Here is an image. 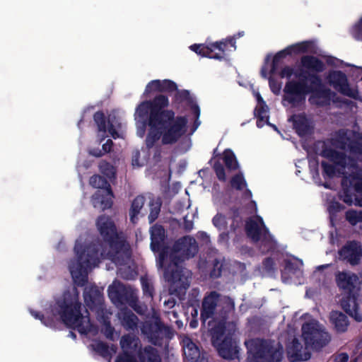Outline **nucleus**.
I'll list each match as a JSON object with an SVG mask.
<instances>
[{"mask_svg": "<svg viewBox=\"0 0 362 362\" xmlns=\"http://www.w3.org/2000/svg\"><path fill=\"white\" fill-rule=\"evenodd\" d=\"M353 137L351 132H339L332 146L322 151L327 160L322 165L327 176H342V200L362 206V170H358L356 160L362 161V146Z\"/></svg>", "mask_w": 362, "mask_h": 362, "instance_id": "obj_1", "label": "nucleus"}, {"mask_svg": "<svg viewBox=\"0 0 362 362\" xmlns=\"http://www.w3.org/2000/svg\"><path fill=\"white\" fill-rule=\"evenodd\" d=\"M97 227L101 235L108 242L110 248L115 251V254L105 255L103 252L99 255L95 245H87L85 238L78 239L74 247L75 257L69 266L74 281L77 285L82 286L86 282L88 271L98 264L99 256L104 258L106 256L120 265V259L122 262L129 259V245L117 234L115 226L110 218L105 216L100 217L97 221Z\"/></svg>", "mask_w": 362, "mask_h": 362, "instance_id": "obj_2", "label": "nucleus"}, {"mask_svg": "<svg viewBox=\"0 0 362 362\" xmlns=\"http://www.w3.org/2000/svg\"><path fill=\"white\" fill-rule=\"evenodd\" d=\"M168 105V98L160 95L153 103H141L136 109L134 117L139 136H143L145 133V121L149 113L150 130L146 139L148 146H153L160 139L163 144H171L186 132L187 119L182 117L175 119L173 111L163 110Z\"/></svg>", "mask_w": 362, "mask_h": 362, "instance_id": "obj_3", "label": "nucleus"}, {"mask_svg": "<svg viewBox=\"0 0 362 362\" xmlns=\"http://www.w3.org/2000/svg\"><path fill=\"white\" fill-rule=\"evenodd\" d=\"M197 252L195 240L189 236L178 240L173 249L166 248L159 253L158 268L163 269L165 279L170 282L172 292L180 293L189 285L191 273L178 265L177 259L183 261L193 257Z\"/></svg>", "mask_w": 362, "mask_h": 362, "instance_id": "obj_4", "label": "nucleus"}, {"mask_svg": "<svg viewBox=\"0 0 362 362\" xmlns=\"http://www.w3.org/2000/svg\"><path fill=\"white\" fill-rule=\"evenodd\" d=\"M329 340L328 334L317 322L311 319L302 325V335L294 338L286 346L288 358L291 362L308 360L311 351L325 345Z\"/></svg>", "mask_w": 362, "mask_h": 362, "instance_id": "obj_5", "label": "nucleus"}, {"mask_svg": "<svg viewBox=\"0 0 362 362\" xmlns=\"http://www.w3.org/2000/svg\"><path fill=\"white\" fill-rule=\"evenodd\" d=\"M209 325L211 327L212 341L219 354L226 359H234L238 357V347L233 336L236 331V326L233 322L223 320L217 326L213 327L211 322Z\"/></svg>", "mask_w": 362, "mask_h": 362, "instance_id": "obj_6", "label": "nucleus"}, {"mask_svg": "<svg viewBox=\"0 0 362 362\" xmlns=\"http://www.w3.org/2000/svg\"><path fill=\"white\" fill-rule=\"evenodd\" d=\"M312 91L313 94L310 98L312 103L318 105L329 104L331 100L334 101V93L330 91H318L310 90L303 84L290 81L286 83L284 88V101L293 106H297L304 102L305 95Z\"/></svg>", "mask_w": 362, "mask_h": 362, "instance_id": "obj_7", "label": "nucleus"}, {"mask_svg": "<svg viewBox=\"0 0 362 362\" xmlns=\"http://www.w3.org/2000/svg\"><path fill=\"white\" fill-rule=\"evenodd\" d=\"M73 292L74 294V298L65 304L66 310L61 315L62 320L68 326L76 329L80 333L88 334L93 332L95 328L90 323L88 311L86 310L84 313H81L79 311L80 305L78 304V292L76 288L74 287Z\"/></svg>", "mask_w": 362, "mask_h": 362, "instance_id": "obj_8", "label": "nucleus"}, {"mask_svg": "<svg viewBox=\"0 0 362 362\" xmlns=\"http://www.w3.org/2000/svg\"><path fill=\"white\" fill-rule=\"evenodd\" d=\"M250 362H279L282 358L283 349L279 344L271 346L259 339L245 341Z\"/></svg>", "mask_w": 362, "mask_h": 362, "instance_id": "obj_9", "label": "nucleus"}, {"mask_svg": "<svg viewBox=\"0 0 362 362\" xmlns=\"http://www.w3.org/2000/svg\"><path fill=\"white\" fill-rule=\"evenodd\" d=\"M308 47V44L307 42L295 44L279 52L272 61H270L269 57H267L265 64L261 70V74L263 77L269 78L270 88L274 94H279L281 89V84L276 83L272 78V75L276 71L280 60L286 55L303 52L307 50Z\"/></svg>", "mask_w": 362, "mask_h": 362, "instance_id": "obj_10", "label": "nucleus"}, {"mask_svg": "<svg viewBox=\"0 0 362 362\" xmlns=\"http://www.w3.org/2000/svg\"><path fill=\"white\" fill-rule=\"evenodd\" d=\"M90 184L98 188L93 198V204L94 207L100 209L110 208L112 204V193L107 182L100 176L94 175L90 179Z\"/></svg>", "mask_w": 362, "mask_h": 362, "instance_id": "obj_11", "label": "nucleus"}, {"mask_svg": "<svg viewBox=\"0 0 362 362\" xmlns=\"http://www.w3.org/2000/svg\"><path fill=\"white\" fill-rule=\"evenodd\" d=\"M228 44H230L231 47L235 49L233 40L213 43L209 46L204 45H194L190 47V49L203 57L221 59L223 54L224 51L228 47Z\"/></svg>", "mask_w": 362, "mask_h": 362, "instance_id": "obj_12", "label": "nucleus"}, {"mask_svg": "<svg viewBox=\"0 0 362 362\" xmlns=\"http://www.w3.org/2000/svg\"><path fill=\"white\" fill-rule=\"evenodd\" d=\"M94 119L98 127L99 136L104 137L106 132H108L114 139L123 136V133L120 131L122 128L121 123L117 120H110L109 119L107 126L102 112H96L94 115Z\"/></svg>", "mask_w": 362, "mask_h": 362, "instance_id": "obj_13", "label": "nucleus"}, {"mask_svg": "<svg viewBox=\"0 0 362 362\" xmlns=\"http://www.w3.org/2000/svg\"><path fill=\"white\" fill-rule=\"evenodd\" d=\"M329 83L342 94L356 98L358 91L349 87L346 76L340 71H333L329 76Z\"/></svg>", "mask_w": 362, "mask_h": 362, "instance_id": "obj_14", "label": "nucleus"}, {"mask_svg": "<svg viewBox=\"0 0 362 362\" xmlns=\"http://www.w3.org/2000/svg\"><path fill=\"white\" fill-rule=\"evenodd\" d=\"M246 229L248 235L255 241L267 240V230L265 228L262 218L256 216L253 219L250 220L246 225Z\"/></svg>", "mask_w": 362, "mask_h": 362, "instance_id": "obj_15", "label": "nucleus"}, {"mask_svg": "<svg viewBox=\"0 0 362 362\" xmlns=\"http://www.w3.org/2000/svg\"><path fill=\"white\" fill-rule=\"evenodd\" d=\"M123 354L119 356L115 362H136L132 357V354L139 345L138 339L132 336H124L120 341Z\"/></svg>", "mask_w": 362, "mask_h": 362, "instance_id": "obj_16", "label": "nucleus"}, {"mask_svg": "<svg viewBox=\"0 0 362 362\" xmlns=\"http://www.w3.org/2000/svg\"><path fill=\"white\" fill-rule=\"evenodd\" d=\"M339 255L351 264H357L362 256L361 245L356 242L349 243L340 250Z\"/></svg>", "mask_w": 362, "mask_h": 362, "instance_id": "obj_17", "label": "nucleus"}, {"mask_svg": "<svg viewBox=\"0 0 362 362\" xmlns=\"http://www.w3.org/2000/svg\"><path fill=\"white\" fill-rule=\"evenodd\" d=\"M341 305L344 311L356 321H362V316L358 313L357 298L355 296L349 295L344 297L341 300Z\"/></svg>", "mask_w": 362, "mask_h": 362, "instance_id": "obj_18", "label": "nucleus"}, {"mask_svg": "<svg viewBox=\"0 0 362 362\" xmlns=\"http://www.w3.org/2000/svg\"><path fill=\"white\" fill-rule=\"evenodd\" d=\"M257 105L255 110V115L258 117L257 125L262 127L265 123H268L269 108L259 93H255Z\"/></svg>", "mask_w": 362, "mask_h": 362, "instance_id": "obj_19", "label": "nucleus"}, {"mask_svg": "<svg viewBox=\"0 0 362 362\" xmlns=\"http://www.w3.org/2000/svg\"><path fill=\"white\" fill-rule=\"evenodd\" d=\"M358 277L351 272H339L336 274V281L338 286L344 291H351Z\"/></svg>", "mask_w": 362, "mask_h": 362, "instance_id": "obj_20", "label": "nucleus"}, {"mask_svg": "<svg viewBox=\"0 0 362 362\" xmlns=\"http://www.w3.org/2000/svg\"><path fill=\"white\" fill-rule=\"evenodd\" d=\"M151 249L153 251L162 252L165 248L163 247L165 237V231L160 226H153L151 229Z\"/></svg>", "mask_w": 362, "mask_h": 362, "instance_id": "obj_21", "label": "nucleus"}, {"mask_svg": "<svg viewBox=\"0 0 362 362\" xmlns=\"http://www.w3.org/2000/svg\"><path fill=\"white\" fill-rule=\"evenodd\" d=\"M218 300V296L216 293L212 292L206 296L203 302V310L202 312V318L204 322L211 317L215 307Z\"/></svg>", "mask_w": 362, "mask_h": 362, "instance_id": "obj_22", "label": "nucleus"}, {"mask_svg": "<svg viewBox=\"0 0 362 362\" xmlns=\"http://www.w3.org/2000/svg\"><path fill=\"white\" fill-rule=\"evenodd\" d=\"M84 300L86 305L91 309L100 307L103 300L100 291L95 287L86 288Z\"/></svg>", "mask_w": 362, "mask_h": 362, "instance_id": "obj_23", "label": "nucleus"}, {"mask_svg": "<svg viewBox=\"0 0 362 362\" xmlns=\"http://www.w3.org/2000/svg\"><path fill=\"white\" fill-rule=\"evenodd\" d=\"M330 321L338 332H344L349 325L346 315L338 311L331 313Z\"/></svg>", "mask_w": 362, "mask_h": 362, "instance_id": "obj_24", "label": "nucleus"}, {"mask_svg": "<svg viewBox=\"0 0 362 362\" xmlns=\"http://www.w3.org/2000/svg\"><path fill=\"white\" fill-rule=\"evenodd\" d=\"M182 342L185 357L189 360L196 359L199 355V349L196 345L187 337L182 339Z\"/></svg>", "mask_w": 362, "mask_h": 362, "instance_id": "obj_25", "label": "nucleus"}, {"mask_svg": "<svg viewBox=\"0 0 362 362\" xmlns=\"http://www.w3.org/2000/svg\"><path fill=\"white\" fill-rule=\"evenodd\" d=\"M292 120L293 122V126L299 135L303 136L309 132L310 125L304 115H294L292 117Z\"/></svg>", "mask_w": 362, "mask_h": 362, "instance_id": "obj_26", "label": "nucleus"}, {"mask_svg": "<svg viewBox=\"0 0 362 362\" xmlns=\"http://www.w3.org/2000/svg\"><path fill=\"white\" fill-rule=\"evenodd\" d=\"M118 315L122 324L127 328L132 329L136 325L137 317L130 311L122 310Z\"/></svg>", "mask_w": 362, "mask_h": 362, "instance_id": "obj_27", "label": "nucleus"}, {"mask_svg": "<svg viewBox=\"0 0 362 362\" xmlns=\"http://www.w3.org/2000/svg\"><path fill=\"white\" fill-rule=\"evenodd\" d=\"M140 358L142 362H160V358L157 351L152 347L144 349L140 353Z\"/></svg>", "mask_w": 362, "mask_h": 362, "instance_id": "obj_28", "label": "nucleus"}, {"mask_svg": "<svg viewBox=\"0 0 362 362\" xmlns=\"http://www.w3.org/2000/svg\"><path fill=\"white\" fill-rule=\"evenodd\" d=\"M303 66L305 69L319 71L322 70L323 64L315 57H305L302 59Z\"/></svg>", "mask_w": 362, "mask_h": 362, "instance_id": "obj_29", "label": "nucleus"}, {"mask_svg": "<svg viewBox=\"0 0 362 362\" xmlns=\"http://www.w3.org/2000/svg\"><path fill=\"white\" fill-rule=\"evenodd\" d=\"M123 291V285L119 281H114L108 288L109 297L113 303L119 300L121 293Z\"/></svg>", "mask_w": 362, "mask_h": 362, "instance_id": "obj_30", "label": "nucleus"}, {"mask_svg": "<svg viewBox=\"0 0 362 362\" xmlns=\"http://www.w3.org/2000/svg\"><path fill=\"white\" fill-rule=\"evenodd\" d=\"M223 160L226 166L230 170H235L238 167L235 154L230 149H226L223 152Z\"/></svg>", "mask_w": 362, "mask_h": 362, "instance_id": "obj_31", "label": "nucleus"}, {"mask_svg": "<svg viewBox=\"0 0 362 362\" xmlns=\"http://www.w3.org/2000/svg\"><path fill=\"white\" fill-rule=\"evenodd\" d=\"M144 204V199L143 197H138L133 201L132 208L130 210V217L132 222H134V219L137 214H139L140 210L142 209Z\"/></svg>", "mask_w": 362, "mask_h": 362, "instance_id": "obj_32", "label": "nucleus"}, {"mask_svg": "<svg viewBox=\"0 0 362 362\" xmlns=\"http://www.w3.org/2000/svg\"><path fill=\"white\" fill-rule=\"evenodd\" d=\"M73 288H71V291H69L68 293H64L63 302H61V303H58V307L60 308L61 311L57 313V315H56L55 313H53L54 315L55 316L56 319H61L62 320L60 315H62L64 313V312L66 310V305L65 304V301L66 300V303H67L71 298H74V292H73ZM52 313H54V310H52Z\"/></svg>", "mask_w": 362, "mask_h": 362, "instance_id": "obj_33", "label": "nucleus"}, {"mask_svg": "<svg viewBox=\"0 0 362 362\" xmlns=\"http://www.w3.org/2000/svg\"><path fill=\"white\" fill-rule=\"evenodd\" d=\"M346 218L351 225H356L358 223L362 222V211L350 210L346 212Z\"/></svg>", "mask_w": 362, "mask_h": 362, "instance_id": "obj_34", "label": "nucleus"}, {"mask_svg": "<svg viewBox=\"0 0 362 362\" xmlns=\"http://www.w3.org/2000/svg\"><path fill=\"white\" fill-rule=\"evenodd\" d=\"M146 161L145 151H136L132 158V165L134 166H141Z\"/></svg>", "mask_w": 362, "mask_h": 362, "instance_id": "obj_35", "label": "nucleus"}, {"mask_svg": "<svg viewBox=\"0 0 362 362\" xmlns=\"http://www.w3.org/2000/svg\"><path fill=\"white\" fill-rule=\"evenodd\" d=\"M162 81L154 80L151 81L146 87L144 94L148 95L155 91H161Z\"/></svg>", "mask_w": 362, "mask_h": 362, "instance_id": "obj_36", "label": "nucleus"}, {"mask_svg": "<svg viewBox=\"0 0 362 362\" xmlns=\"http://www.w3.org/2000/svg\"><path fill=\"white\" fill-rule=\"evenodd\" d=\"M100 170L107 177L111 178L115 175V169L112 165L105 161H102L100 163Z\"/></svg>", "mask_w": 362, "mask_h": 362, "instance_id": "obj_37", "label": "nucleus"}, {"mask_svg": "<svg viewBox=\"0 0 362 362\" xmlns=\"http://www.w3.org/2000/svg\"><path fill=\"white\" fill-rule=\"evenodd\" d=\"M231 186L237 189H244L246 186V184L243 176L238 175L233 177L231 180Z\"/></svg>", "mask_w": 362, "mask_h": 362, "instance_id": "obj_38", "label": "nucleus"}, {"mask_svg": "<svg viewBox=\"0 0 362 362\" xmlns=\"http://www.w3.org/2000/svg\"><path fill=\"white\" fill-rule=\"evenodd\" d=\"M214 226L218 229L224 228L226 226V219L221 214H217L213 219Z\"/></svg>", "mask_w": 362, "mask_h": 362, "instance_id": "obj_39", "label": "nucleus"}, {"mask_svg": "<svg viewBox=\"0 0 362 362\" xmlns=\"http://www.w3.org/2000/svg\"><path fill=\"white\" fill-rule=\"evenodd\" d=\"M177 86L176 84L169 80H163L162 81V86H161V91H173L176 90Z\"/></svg>", "mask_w": 362, "mask_h": 362, "instance_id": "obj_40", "label": "nucleus"}, {"mask_svg": "<svg viewBox=\"0 0 362 362\" xmlns=\"http://www.w3.org/2000/svg\"><path fill=\"white\" fill-rule=\"evenodd\" d=\"M214 170L216 172V174L218 178V180L225 181L226 179V175H225V170L221 164H216L214 165Z\"/></svg>", "mask_w": 362, "mask_h": 362, "instance_id": "obj_41", "label": "nucleus"}, {"mask_svg": "<svg viewBox=\"0 0 362 362\" xmlns=\"http://www.w3.org/2000/svg\"><path fill=\"white\" fill-rule=\"evenodd\" d=\"M354 35L358 40H362V18L354 28Z\"/></svg>", "mask_w": 362, "mask_h": 362, "instance_id": "obj_42", "label": "nucleus"}, {"mask_svg": "<svg viewBox=\"0 0 362 362\" xmlns=\"http://www.w3.org/2000/svg\"><path fill=\"white\" fill-rule=\"evenodd\" d=\"M328 211L331 216H332L337 211L341 209L340 204L338 202H331L328 206Z\"/></svg>", "mask_w": 362, "mask_h": 362, "instance_id": "obj_43", "label": "nucleus"}, {"mask_svg": "<svg viewBox=\"0 0 362 362\" xmlns=\"http://www.w3.org/2000/svg\"><path fill=\"white\" fill-rule=\"evenodd\" d=\"M119 273L121 274V276L124 278V279H132V278H134L136 275V272L132 270L130 274H126L125 273V267H121L119 268Z\"/></svg>", "mask_w": 362, "mask_h": 362, "instance_id": "obj_44", "label": "nucleus"}, {"mask_svg": "<svg viewBox=\"0 0 362 362\" xmlns=\"http://www.w3.org/2000/svg\"><path fill=\"white\" fill-rule=\"evenodd\" d=\"M159 211H160V209H159V206L158 205H156L151 211L150 214H149V220L151 222L153 221L158 216V213H159Z\"/></svg>", "mask_w": 362, "mask_h": 362, "instance_id": "obj_45", "label": "nucleus"}, {"mask_svg": "<svg viewBox=\"0 0 362 362\" xmlns=\"http://www.w3.org/2000/svg\"><path fill=\"white\" fill-rule=\"evenodd\" d=\"M293 70L290 67L284 68L280 74L281 78H290L293 74Z\"/></svg>", "mask_w": 362, "mask_h": 362, "instance_id": "obj_46", "label": "nucleus"}, {"mask_svg": "<svg viewBox=\"0 0 362 362\" xmlns=\"http://www.w3.org/2000/svg\"><path fill=\"white\" fill-rule=\"evenodd\" d=\"M348 359V355L345 353H341L336 357L335 362H346Z\"/></svg>", "mask_w": 362, "mask_h": 362, "instance_id": "obj_47", "label": "nucleus"}, {"mask_svg": "<svg viewBox=\"0 0 362 362\" xmlns=\"http://www.w3.org/2000/svg\"><path fill=\"white\" fill-rule=\"evenodd\" d=\"M221 300L227 304L228 310H232L234 308V303L230 298H223Z\"/></svg>", "mask_w": 362, "mask_h": 362, "instance_id": "obj_48", "label": "nucleus"}, {"mask_svg": "<svg viewBox=\"0 0 362 362\" xmlns=\"http://www.w3.org/2000/svg\"><path fill=\"white\" fill-rule=\"evenodd\" d=\"M112 142L110 139H108L106 143L103 145V149L105 152H109L111 149Z\"/></svg>", "mask_w": 362, "mask_h": 362, "instance_id": "obj_49", "label": "nucleus"}, {"mask_svg": "<svg viewBox=\"0 0 362 362\" xmlns=\"http://www.w3.org/2000/svg\"><path fill=\"white\" fill-rule=\"evenodd\" d=\"M105 326H106L105 334L107 335V337H112V329L110 327L109 324H107L106 322H105Z\"/></svg>", "mask_w": 362, "mask_h": 362, "instance_id": "obj_50", "label": "nucleus"}, {"mask_svg": "<svg viewBox=\"0 0 362 362\" xmlns=\"http://www.w3.org/2000/svg\"><path fill=\"white\" fill-rule=\"evenodd\" d=\"M313 83H314L316 88L320 86V81L317 78H315L313 81Z\"/></svg>", "mask_w": 362, "mask_h": 362, "instance_id": "obj_51", "label": "nucleus"}, {"mask_svg": "<svg viewBox=\"0 0 362 362\" xmlns=\"http://www.w3.org/2000/svg\"><path fill=\"white\" fill-rule=\"evenodd\" d=\"M193 110H194V112L196 115V116L198 117L199 115V107L197 106H194L193 107Z\"/></svg>", "mask_w": 362, "mask_h": 362, "instance_id": "obj_52", "label": "nucleus"}, {"mask_svg": "<svg viewBox=\"0 0 362 362\" xmlns=\"http://www.w3.org/2000/svg\"><path fill=\"white\" fill-rule=\"evenodd\" d=\"M165 303L169 304L170 307H173L175 305V300L172 299V300H168V303L165 302Z\"/></svg>", "mask_w": 362, "mask_h": 362, "instance_id": "obj_53", "label": "nucleus"}, {"mask_svg": "<svg viewBox=\"0 0 362 362\" xmlns=\"http://www.w3.org/2000/svg\"><path fill=\"white\" fill-rule=\"evenodd\" d=\"M197 321H193V322H190V327L192 328H195L197 327Z\"/></svg>", "mask_w": 362, "mask_h": 362, "instance_id": "obj_54", "label": "nucleus"}, {"mask_svg": "<svg viewBox=\"0 0 362 362\" xmlns=\"http://www.w3.org/2000/svg\"><path fill=\"white\" fill-rule=\"evenodd\" d=\"M42 320V322L45 325H46L47 326H50V325H52V321H53V320H52V321H51V322H47L43 321V320Z\"/></svg>", "mask_w": 362, "mask_h": 362, "instance_id": "obj_55", "label": "nucleus"}, {"mask_svg": "<svg viewBox=\"0 0 362 362\" xmlns=\"http://www.w3.org/2000/svg\"><path fill=\"white\" fill-rule=\"evenodd\" d=\"M31 314L33 316H34L35 317H38V315L35 313V312H31Z\"/></svg>", "mask_w": 362, "mask_h": 362, "instance_id": "obj_56", "label": "nucleus"}, {"mask_svg": "<svg viewBox=\"0 0 362 362\" xmlns=\"http://www.w3.org/2000/svg\"><path fill=\"white\" fill-rule=\"evenodd\" d=\"M327 266H328V264L320 266V267H317V269H322L324 267H327Z\"/></svg>", "mask_w": 362, "mask_h": 362, "instance_id": "obj_57", "label": "nucleus"}, {"mask_svg": "<svg viewBox=\"0 0 362 362\" xmlns=\"http://www.w3.org/2000/svg\"><path fill=\"white\" fill-rule=\"evenodd\" d=\"M197 362H207V361L204 358H201L200 360H199Z\"/></svg>", "mask_w": 362, "mask_h": 362, "instance_id": "obj_58", "label": "nucleus"}, {"mask_svg": "<svg viewBox=\"0 0 362 362\" xmlns=\"http://www.w3.org/2000/svg\"><path fill=\"white\" fill-rule=\"evenodd\" d=\"M143 332H144V333H147V332H146V330L145 327L143 328Z\"/></svg>", "mask_w": 362, "mask_h": 362, "instance_id": "obj_59", "label": "nucleus"}, {"mask_svg": "<svg viewBox=\"0 0 362 362\" xmlns=\"http://www.w3.org/2000/svg\"><path fill=\"white\" fill-rule=\"evenodd\" d=\"M177 325H178V326H179V327H180V326H181V325H180V322H178V321H177Z\"/></svg>", "mask_w": 362, "mask_h": 362, "instance_id": "obj_60", "label": "nucleus"}, {"mask_svg": "<svg viewBox=\"0 0 362 362\" xmlns=\"http://www.w3.org/2000/svg\"><path fill=\"white\" fill-rule=\"evenodd\" d=\"M95 156H100V153H98V154H94Z\"/></svg>", "mask_w": 362, "mask_h": 362, "instance_id": "obj_61", "label": "nucleus"}]
</instances>
